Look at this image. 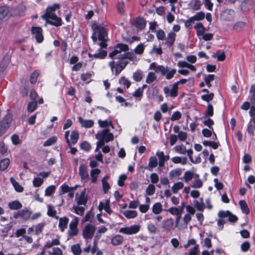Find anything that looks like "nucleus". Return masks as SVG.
<instances>
[{
  "mask_svg": "<svg viewBox=\"0 0 255 255\" xmlns=\"http://www.w3.org/2000/svg\"><path fill=\"white\" fill-rule=\"evenodd\" d=\"M91 38L94 43H96L97 40L100 42L98 44L100 46L99 51L97 53L92 54L89 53V57H94L96 59H103L106 56L107 52L102 49L106 48L107 46L106 42L107 41V31L106 29L101 25H97L93 30Z\"/></svg>",
  "mask_w": 255,
  "mask_h": 255,
  "instance_id": "nucleus-1",
  "label": "nucleus"
},
{
  "mask_svg": "<svg viewBox=\"0 0 255 255\" xmlns=\"http://www.w3.org/2000/svg\"><path fill=\"white\" fill-rule=\"evenodd\" d=\"M41 17L46 20V23L56 26L62 25L61 19L58 17L54 12V9L52 7H47L45 13Z\"/></svg>",
  "mask_w": 255,
  "mask_h": 255,
  "instance_id": "nucleus-2",
  "label": "nucleus"
},
{
  "mask_svg": "<svg viewBox=\"0 0 255 255\" xmlns=\"http://www.w3.org/2000/svg\"><path fill=\"white\" fill-rule=\"evenodd\" d=\"M128 64V62L123 60V59H119V60L116 63L115 61H112L109 64L111 70L113 72L115 70V75H119L122 71L126 67Z\"/></svg>",
  "mask_w": 255,
  "mask_h": 255,
  "instance_id": "nucleus-3",
  "label": "nucleus"
},
{
  "mask_svg": "<svg viewBox=\"0 0 255 255\" xmlns=\"http://www.w3.org/2000/svg\"><path fill=\"white\" fill-rule=\"evenodd\" d=\"M95 136L97 139H103L106 142H108L114 139V135L110 132L109 128H105L99 131Z\"/></svg>",
  "mask_w": 255,
  "mask_h": 255,
  "instance_id": "nucleus-4",
  "label": "nucleus"
},
{
  "mask_svg": "<svg viewBox=\"0 0 255 255\" xmlns=\"http://www.w3.org/2000/svg\"><path fill=\"white\" fill-rule=\"evenodd\" d=\"M128 50V45L125 44H119L115 48L114 50L110 53L109 56L114 59H118L120 55H123L121 54L122 51L126 52Z\"/></svg>",
  "mask_w": 255,
  "mask_h": 255,
  "instance_id": "nucleus-5",
  "label": "nucleus"
},
{
  "mask_svg": "<svg viewBox=\"0 0 255 255\" xmlns=\"http://www.w3.org/2000/svg\"><path fill=\"white\" fill-rule=\"evenodd\" d=\"M162 76H165L167 80L172 79L176 72L175 69L171 68L169 67L163 66L158 69Z\"/></svg>",
  "mask_w": 255,
  "mask_h": 255,
  "instance_id": "nucleus-6",
  "label": "nucleus"
},
{
  "mask_svg": "<svg viewBox=\"0 0 255 255\" xmlns=\"http://www.w3.org/2000/svg\"><path fill=\"white\" fill-rule=\"evenodd\" d=\"M31 215V212L29 209L25 208L14 212L13 216L15 219L21 218L23 220L26 221L29 219Z\"/></svg>",
  "mask_w": 255,
  "mask_h": 255,
  "instance_id": "nucleus-7",
  "label": "nucleus"
},
{
  "mask_svg": "<svg viewBox=\"0 0 255 255\" xmlns=\"http://www.w3.org/2000/svg\"><path fill=\"white\" fill-rule=\"evenodd\" d=\"M140 226L138 225H134L129 227H126L120 229L119 232L128 235L135 234L138 233Z\"/></svg>",
  "mask_w": 255,
  "mask_h": 255,
  "instance_id": "nucleus-8",
  "label": "nucleus"
},
{
  "mask_svg": "<svg viewBox=\"0 0 255 255\" xmlns=\"http://www.w3.org/2000/svg\"><path fill=\"white\" fill-rule=\"evenodd\" d=\"M95 227L91 224L86 225L82 231L83 237L85 239H91L95 233Z\"/></svg>",
  "mask_w": 255,
  "mask_h": 255,
  "instance_id": "nucleus-9",
  "label": "nucleus"
},
{
  "mask_svg": "<svg viewBox=\"0 0 255 255\" xmlns=\"http://www.w3.org/2000/svg\"><path fill=\"white\" fill-rule=\"evenodd\" d=\"M79 222V218L77 217H74V219L71 221L69 224V230H68V235L71 237L75 236L78 234L77 226Z\"/></svg>",
  "mask_w": 255,
  "mask_h": 255,
  "instance_id": "nucleus-10",
  "label": "nucleus"
},
{
  "mask_svg": "<svg viewBox=\"0 0 255 255\" xmlns=\"http://www.w3.org/2000/svg\"><path fill=\"white\" fill-rule=\"evenodd\" d=\"M196 30L197 36L200 38L204 40H207V34L205 33V28L201 22H198L194 26Z\"/></svg>",
  "mask_w": 255,
  "mask_h": 255,
  "instance_id": "nucleus-11",
  "label": "nucleus"
},
{
  "mask_svg": "<svg viewBox=\"0 0 255 255\" xmlns=\"http://www.w3.org/2000/svg\"><path fill=\"white\" fill-rule=\"evenodd\" d=\"M79 174L82 182H86L89 180V175L86 165L83 164L80 165Z\"/></svg>",
  "mask_w": 255,
  "mask_h": 255,
  "instance_id": "nucleus-12",
  "label": "nucleus"
},
{
  "mask_svg": "<svg viewBox=\"0 0 255 255\" xmlns=\"http://www.w3.org/2000/svg\"><path fill=\"white\" fill-rule=\"evenodd\" d=\"M218 216L221 218H228V221L233 223L238 220L237 217L229 211H220L218 212Z\"/></svg>",
  "mask_w": 255,
  "mask_h": 255,
  "instance_id": "nucleus-13",
  "label": "nucleus"
},
{
  "mask_svg": "<svg viewBox=\"0 0 255 255\" xmlns=\"http://www.w3.org/2000/svg\"><path fill=\"white\" fill-rule=\"evenodd\" d=\"M31 32L34 36L36 41L38 43H41L43 40V36L42 34V29L40 27L36 26L31 28Z\"/></svg>",
  "mask_w": 255,
  "mask_h": 255,
  "instance_id": "nucleus-14",
  "label": "nucleus"
},
{
  "mask_svg": "<svg viewBox=\"0 0 255 255\" xmlns=\"http://www.w3.org/2000/svg\"><path fill=\"white\" fill-rule=\"evenodd\" d=\"M176 34L174 32H170L168 33L167 36L164 39L165 44L168 47L172 46L175 41L176 38Z\"/></svg>",
  "mask_w": 255,
  "mask_h": 255,
  "instance_id": "nucleus-15",
  "label": "nucleus"
},
{
  "mask_svg": "<svg viewBox=\"0 0 255 255\" xmlns=\"http://www.w3.org/2000/svg\"><path fill=\"white\" fill-rule=\"evenodd\" d=\"M174 224L172 219H167L162 222V228L165 231H170L174 229Z\"/></svg>",
  "mask_w": 255,
  "mask_h": 255,
  "instance_id": "nucleus-16",
  "label": "nucleus"
},
{
  "mask_svg": "<svg viewBox=\"0 0 255 255\" xmlns=\"http://www.w3.org/2000/svg\"><path fill=\"white\" fill-rule=\"evenodd\" d=\"M98 208L100 210H105L109 214H111L113 212L110 208V201L109 199H107L105 202H100Z\"/></svg>",
  "mask_w": 255,
  "mask_h": 255,
  "instance_id": "nucleus-17",
  "label": "nucleus"
},
{
  "mask_svg": "<svg viewBox=\"0 0 255 255\" xmlns=\"http://www.w3.org/2000/svg\"><path fill=\"white\" fill-rule=\"evenodd\" d=\"M78 119L82 127L88 128L93 127L94 125V122L92 120H85L81 117H78Z\"/></svg>",
  "mask_w": 255,
  "mask_h": 255,
  "instance_id": "nucleus-18",
  "label": "nucleus"
},
{
  "mask_svg": "<svg viewBox=\"0 0 255 255\" xmlns=\"http://www.w3.org/2000/svg\"><path fill=\"white\" fill-rule=\"evenodd\" d=\"M118 58L120 59H128L133 63L138 61V59L135 54L130 52L124 53L123 55H120Z\"/></svg>",
  "mask_w": 255,
  "mask_h": 255,
  "instance_id": "nucleus-19",
  "label": "nucleus"
},
{
  "mask_svg": "<svg viewBox=\"0 0 255 255\" xmlns=\"http://www.w3.org/2000/svg\"><path fill=\"white\" fill-rule=\"evenodd\" d=\"M79 137V134L77 131L72 130L70 134V139H69V142L67 143L69 147L72 146V145L76 144Z\"/></svg>",
  "mask_w": 255,
  "mask_h": 255,
  "instance_id": "nucleus-20",
  "label": "nucleus"
},
{
  "mask_svg": "<svg viewBox=\"0 0 255 255\" xmlns=\"http://www.w3.org/2000/svg\"><path fill=\"white\" fill-rule=\"evenodd\" d=\"M101 173V170L99 168L92 169L90 172V179L92 183L97 182L98 176Z\"/></svg>",
  "mask_w": 255,
  "mask_h": 255,
  "instance_id": "nucleus-21",
  "label": "nucleus"
},
{
  "mask_svg": "<svg viewBox=\"0 0 255 255\" xmlns=\"http://www.w3.org/2000/svg\"><path fill=\"white\" fill-rule=\"evenodd\" d=\"M58 219H59L58 226L60 228V231L63 232L67 228L69 219L67 217H64L59 218Z\"/></svg>",
  "mask_w": 255,
  "mask_h": 255,
  "instance_id": "nucleus-22",
  "label": "nucleus"
},
{
  "mask_svg": "<svg viewBox=\"0 0 255 255\" xmlns=\"http://www.w3.org/2000/svg\"><path fill=\"white\" fill-rule=\"evenodd\" d=\"M12 120V116L11 114H7L4 117L0 124L5 127H7V129H8Z\"/></svg>",
  "mask_w": 255,
  "mask_h": 255,
  "instance_id": "nucleus-23",
  "label": "nucleus"
},
{
  "mask_svg": "<svg viewBox=\"0 0 255 255\" xmlns=\"http://www.w3.org/2000/svg\"><path fill=\"white\" fill-rule=\"evenodd\" d=\"M47 215L49 217H53L56 219H58L59 218V217L56 216L57 211L55 209L54 207L50 204H48L47 205Z\"/></svg>",
  "mask_w": 255,
  "mask_h": 255,
  "instance_id": "nucleus-24",
  "label": "nucleus"
},
{
  "mask_svg": "<svg viewBox=\"0 0 255 255\" xmlns=\"http://www.w3.org/2000/svg\"><path fill=\"white\" fill-rule=\"evenodd\" d=\"M85 194V190L81 193L80 196L77 200V203L78 205H86L87 201V198Z\"/></svg>",
  "mask_w": 255,
  "mask_h": 255,
  "instance_id": "nucleus-25",
  "label": "nucleus"
},
{
  "mask_svg": "<svg viewBox=\"0 0 255 255\" xmlns=\"http://www.w3.org/2000/svg\"><path fill=\"white\" fill-rule=\"evenodd\" d=\"M123 241V237L121 235H117L112 238L111 243L113 246H118L121 245Z\"/></svg>",
  "mask_w": 255,
  "mask_h": 255,
  "instance_id": "nucleus-26",
  "label": "nucleus"
},
{
  "mask_svg": "<svg viewBox=\"0 0 255 255\" xmlns=\"http://www.w3.org/2000/svg\"><path fill=\"white\" fill-rule=\"evenodd\" d=\"M151 209L152 212L154 214L159 215L163 210L162 205L160 202H156L153 204Z\"/></svg>",
  "mask_w": 255,
  "mask_h": 255,
  "instance_id": "nucleus-27",
  "label": "nucleus"
},
{
  "mask_svg": "<svg viewBox=\"0 0 255 255\" xmlns=\"http://www.w3.org/2000/svg\"><path fill=\"white\" fill-rule=\"evenodd\" d=\"M98 124L101 128H108L109 127H111L112 128H114L112 123L110 120H106L104 121L99 120L98 121Z\"/></svg>",
  "mask_w": 255,
  "mask_h": 255,
  "instance_id": "nucleus-28",
  "label": "nucleus"
},
{
  "mask_svg": "<svg viewBox=\"0 0 255 255\" xmlns=\"http://www.w3.org/2000/svg\"><path fill=\"white\" fill-rule=\"evenodd\" d=\"M196 175L190 171H186L184 174L183 179L185 182L188 183L193 179Z\"/></svg>",
  "mask_w": 255,
  "mask_h": 255,
  "instance_id": "nucleus-29",
  "label": "nucleus"
},
{
  "mask_svg": "<svg viewBox=\"0 0 255 255\" xmlns=\"http://www.w3.org/2000/svg\"><path fill=\"white\" fill-rule=\"evenodd\" d=\"M134 25L138 29H142L145 26V21L142 18H137L134 22Z\"/></svg>",
  "mask_w": 255,
  "mask_h": 255,
  "instance_id": "nucleus-30",
  "label": "nucleus"
},
{
  "mask_svg": "<svg viewBox=\"0 0 255 255\" xmlns=\"http://www.w3.org/2000/svg\"><path fill=\"white\" fill-rule=\"evenodd\" d=\"M9 180L16 191L18 192H22L23 191V188L14 179L13 177H10Z\"/></svg>",
  "mask_w": 255,
  "mask_h": 255,
  "instance_id": "nucleus-31",
  "label": "nucleus"
},
{
  "mask_svg": "<svg viewBox=\"0 0 255 255\" xmlns=\"http://www.w3.org/2000/svg\"><path fill=\"white\" fill-rule=\"evenodd\" d=\"M122 213L128 219H133L137 216V213L135 210H126Z\"/></svg>",
  "mask_w": 255,
  "mask_h": 255,
  "instance_id": "nucleus-32",
  "label": "nucleus"
},
{
  "mask_svg": "<svg viewBox=\"0 0 255 255\" xmlns=\"http://www.w3.org/2000/svg\"><path fill=\"white\" fill-rule=\"evenodd\" d=\"M158 164L157 159L155 156H151L150 157L148 163V166L147 167V169L151 171L153 168L155 167Z\"/></svg>",
  "mask_w": 255,
  "mask_h": 255,
  "instance_id": "nucleus-33",
  "label": "nucleus"
},
{
  "mask_svg": "<svg viewBox=\"0 0 255 255\" xmlns=\"http://www.w3.org/2000/svg\"><path fill=\"white\" fill-rule=\"evenodd\" d=\"M8 206L11 210H18L20 209L22 206L21 203L18 200L9 202Z\"/></svg>",
  "mask_w": 255,
  "mask_h": 255,
  "instance_id": "nucleus-34",
  "label": "nucleus"
},
{
  "mask_svg": "<svg viewBox=\"0 0 255 255\" xmlns=\"http://www.w3.org/2000/svg\"><path fill=\"white\" fill-rule=\"evenodd\" d=\"M60 237L57 236V238L54 240H53L51 242H47L45 245L44 247L50 249L54 246H58L60 245Z\"/></svg>",
  "mask_w": 255,
  "mask_h": 255,
  "instance_id": "nucleus-35",
  "label": "nucleus"
},
{
  "mask_svg": "<svg viewBox=\"0 0 255 255\" xmlns=\"http://www.w3.org/2000/svg\"><path fill=\"white\" fill-rule=\"evenodd\" d=\"M212 57L217 58L218 61H223L225 60L226 56L224 52L218 51L212 55Z\"/></svg>",
  "mask_w": 255,
  "mask_h": 255,
  "instance_id": "nucleus-36",
  "label": "nucleus"
},
{
  "mask_svg": "<svg viewBox=\"0 0 255 255\" xmlns=\"http://www.w3.org/2000/svg\"><path fill=\"white\" fill-rule=\"evenodd\" d=\"M239 205L243 213L248 214L250 212V210L248 208V205L245 200H241L239 202Z\"/></svg>",
  "mask_w": 255,
  "mask_h": 255,
  "instance_id": "nucleus-37",
  "label": "nucleus"
},
{
  "mask_svg": "<svg viewBox=\"0 0 255 255\" xmlns=\"http://www.w3.org/2000/svg\"><path fill=\"white\" fill-rule=\"evenodd\" d=\"M184 184L182 182H178L173 184L172 187V191L174 194H177L178 191L183 188Z\"/></svg>",
  "mask_w": 255,
  "mask_h": 255,
  "instance_id": "nucleus-38",
  "label": "nucleus"
},
{
  "mask_svg": "<svg viewBox=\"0 0 255 255\" xmlns=\"http://www.w3.org/2000/svg\"><path fill=\"white\" fill-rule=\"evenodd\" d=\"M156 154L159 158L158 164L159 167H163L164 165V162L165 161V155L164 154V152L163 151H158L156 152Z\"/></svg>",
  "mask_w": 255,
  "mask_h": 255,
  "instance_id": "nucleus-39",
  "label": "nucleus"
},
{
  "mask_svg": "<svg viewBox=\"0 0 255 255\" xmlns=\"http://www.w3.org/2000/svg\"><path fill=\"white\" fill-rule=\"evenodd\" d=\"M10 163V160L8 158H4L0 160V171L6 169Z\"/></svg>",
  "mask_w": 255,
  "mask_h": 255,
  "instance_id": "nucleus-40",
  "label": "nucleus"
},
{
  "mask_svg": "<svg viewBox=\"0 0 255 255\" xmlns=\"http://www.w3.org/2000/svg\"><path fill=\"white\" fill-rule=\"evenodd\" d=\"M203 183L202 181L199 178L198 175H196L193 179V184L192 187L195 188H199L202 186Z\"/></svg>",
  "mask_w": 255,
  "mask_h": 255,
  "instance_id": "nucleus-41",
  "label": "nucleus"
},
{
  "mask_svg": "<svg viewBox=\"0 0 255 255\" xmlns=\"http://www.w3.org/2000/svg\"><path fill=\"white\" fill-rule=\"evenodd\" d=\"M71 249L74 255H80L82 253L81 248L78 244L72 246Z\"/></svg>",
  "mask_w": 255,
  "mask_h": 255,
  "instance_id": "nucleus-42",
  "label": "nucleus"
},
{
  "mask_svg": "<svg viewBox=\"0 0 255 255\" xmlns=\"http://www.w3.org/2000/svg\"><path fill=\"white\" fill-rule=\"evenodd\" d=\"M8 13V8L7 6H1L0 7V19L4 18Z\"/></svg>",
  "mask_w": 255,
  "mask_h": 255,
  "instance_id": "nucleus-43",
  "label": "nucleus"
},
{
  "mask_svg": "<svg viewBox=\"0 0 255 255\" xmlns=\"http://www.w3.org/2000/svg\"><path fill=\"white\" fill-rule=\"evenodd\" d=\"M10 62L9 58L7 57H4L1 62L0 63V71H3L6 68V67L8 65Z\"/></svg>",
  "mask_w": 255,
  "mask_h": 255,
  "instance_id": "nucleus-44",
  "label": "nucleus"
},
{
  "mask_svg": "<svg viewBox=\"0 0 255 255\" xmlns=\"http://www.w3.org/2000/svg\"><path fill=\"white\" fill-rule=\"evenodd\" d=\"M194 205L198 210H203L205 206L202 198L200 199V201L195 200L194 201Z\"/></svg>",
  "mask_w": 255,
  "mask_h": 255,
  "instance_id": "nucleus-45",
  "label": "nucleus"
},
{
  "mask_svg": "<svg viewBox=\"0 0 255 255\" xmlns=\"http://www.w3.org/2000/svg\"><path fill=\"white\" fill-rule=\"evenodd\" d=\"M147 228L148 232L151 234H155L157 232V226L151 222L147 224Z\"/></svg>",
  "mask_w": 255,
  "mask_h": 255,
  "instance_id": "nucleus-46",
  "label": "nucleus"
},
{
  "mask_svg": "<svg viewBox=\"0 0 255 255\" xmlns=\"http://www.w3.org/2000/svg\"><path fill=\"white\" fill-rule=\"evenodd\" d=\"M156 79V76L155 75V74L153 72H149L147 74L146 79V82L147 84H150L152 82H154Z\"/></svg>",
  "mask_w": 255,
  "mask_h": 255,
  "instance_id": "nucleus-47",
  "label": "nucleus"
},
{
  "mask_svg": "<svg viewBox=\"0 0 255 255\" xmlns=\"http://www.w3.org/2000/svg\"><path fill=\"white\" fill-rule=\"evenodd\" d=\"M174 150L179 154H184L186 153V149L184 145H177L174 147Z\"/></svg>",
  "mask_w": 255,
  "mask_h": 255,
  "instance_id": "nucleus-48",
  "label": "nucleus"
},
{
  "mask_svg": "<svg viewBox=\"0 0 255 255\" xmlns=\"http://www.w3.org/2000/svg\"><path fill=\"white\" fill-rule=\"evenodd\" d=\"M37 102L36 101H33L28 104L27 111L29 113L33 112L37 108Z\"/></svg>",
  "mask_w": 255,
  "mask_h": 255,
  "instance_id": "nucleus-49",
  "label": "nucleus"
},
{
  "mask_svg": "<svg viewBox=\"0 0 255 255\" xmlns=\"http://www.w3.org/2000/svg\"><path fill=\"white\" fill-rule=\"evenodd\" d=\"M56 190V186L55 185H50L46 188L45 190V196H50L53 193H54Z\"/></svg>",
  "mask_w": 255,
  "mask_h": 255,
  "instance_id": "nucleus-50",
  "label": "nucleus"
},
{
  "mask_svg": "<svg viewBox=\"0 0 255 255\" xmlns=\"http://www.w3.org/2000/svg\"><path fill=\"white\" fill-rule=\"evenodd\" d=\"M182 173L181 169L177 168L172 170L170 171L169 174L170 178H175L180 176Z\"/></svg>",
  "mask_w": 255,
  "mask_h": 255,
  "instance_id": "nucleus-51",
  "label": "nucleus"
},
{
  "mask_svg": "<svg viewBox=\"0 0 255 255\" xmlns=\"http://www.w3.org/2000/svg\"><path fill=\"white\" fill-rule=\"evenodd\" d=\"M73 209L74 210V212L76 214L80 216L83 215L85 210V207L83 206H74L73 207Z\"/></svg>",
  "mask_w": 255,
  "mask_h": 255,
  "instance_id": "nucleus-52",
  "label": "nucleus"
},
{
  "mask_svg": "<svg viewBox=\"0 0 255 255\" xmlns=\"http://www.w3.org/2000/svg\"><path fill=\"white\" fill-rule=\"evenodd\" d=\"M39 75V72L37 70L34 71L30 75V82L31 84H35L37 80Z\"/></svg>",
  "mask_w": 255,
  "mask_h": 255,
  "instance_id": "nucleus-53",
  "label": "nucleus"
},
{
  "mask_svg": "<svg viewBox=\"0 0 255 255\" xmlns=\"http://www.w3.org/2000/svg\"><path fill=\"white\" fill-rule=\"evenodd\" d=\"M155 186L152 184H149L145 190L146 194L149 196L153 195L155 193Z\"/></svg>",
  "mask_w": 255,
  "mask_h": 255,
  "instance_id": "nucleus-54",
  "label": "nucleus"
},
{
  "mask_svg": "<svg viewBox=\"0 0 255 255\" xmlns=\"http://www.w3.org/2000/svg\"><path fill=\"white\" fill-rule=\"evenodd\" d=\"M178 86L174 83L172 85V89L170 90V96L171 97H176L178 95Z\"/></svg>",
  "mask_w": 255,
  "mask_h": 255,
  "instance_id": "nucleus-55",
  "label": "nucleus"
},
{
  "mask_svg": "<svg viewBox=\"0 0 255 255\" xmlns=\"http://www.w3.org/2000/svg\"><path fill=\"white\" fill-rule=\"evenodd\" d=\"M32 183L34 187H39L43 184V180L38 176L34 178Z\"/></svg>",
  "mask_w": 255,
  "mask_h": 255,
  "instance_id": "nucleus-56",
  "label": "nucleus"
},
{
  "mask_svg": "<svg viewBox=\"0 0 255 255\" xmlns=\"http://www.w3.org/2000/svg\"><path fill=\"white\" fill-rule=\"evenodd\" d=\"M171 214L173 215H180L182 214L181 210L177 207H171L167 210Z\"/></svg>",
  "mask_w": 255,
  "mask_h": 255,
  "instance_id": "nucleus-57",
  "label": "nucleus"
},
{
  "mask_svg": "<svg viewBox=\"0 0 255 255\" xmlns=\"http://www.w3.org/2000/svg\"><path fill=\"white\" fill-rule=\"evenodd\" d=\"M144 50V46L143 43L138 44L134 49V52L136 54L141 55L143 53Z\"/></svg>",
  "mask_w": 255,
  "mask_h": 255,
  "instance_id": "nucleus-58",
  "label": "nucleus"
},
{
  "mask_svg": "<svg viewBox=\"0 0 255 255\" xmlns=\"http://www.w3.org/2000/svg\"><path fill=\"white\" fill-rule=\"evenodd\" d=\"M106 177H104L102 180L103 191L105 194L107 193L109 190L110 189V186L106 180Z\"/></svg>",
  "mask_w": 255,
  "mask_h": 255,
  "instance_id": "nucleus-59",
  "label": "nucleus"
},
{
  "mask_svg": "<svg viewBox=\"0 0 255 255\" xmlns=\"http://www.w3.org/2000/svg\"><path fill=\"white\" fill-rule=\"evenodd\" d=\"M92 76V74L91 73H83L81 75V78L82 81L86 82V83H89L91 81Z\"/></svg>",
  "mask_w": 255,
  "mask_h": 255,
  "instance_id": "nucleus-60",
  "label": "nucleus"
},
{
  "mask_svg": "<svg viewBox=\"0 0 255 255\" xmlns=\"http://www.w3.org/2000/svg\"><path fill=\"white\" fill-rule=\"evenodd\" d=\"M49 255H63L62 251L58 247L53 248L51 252H49Z\"/></svg>",
  "mask_w": 255,
  "mask_h": 255,
  "instance_id": "nucleus-61",
  "label": "nucleus"
},
{
  "mask_svg": "<svg viewBox=\"0 0 255 255\" xmlns=\"http://www.w3.org/2000/svg\"><path fill=\"white\" fill-rule=\"evenodd\" d=\"M199 254V245L196 244L193 248L190 250L189 253L187 255H198Z\"/></svg>",
  "mask_w": 255,
  "mask_h": 255,
  "instance_id": "nucleus-62",
  "label": "nucleus"
},
{
  "mask_svg": "<svg viewBox=\"0 0 255 255\" xmlns=\"http://www.w3.org/2000/svg\"><path fill=\"white\" fill-rule=\"evenodd\" d=\"M156 35L157 38L159 40H164L165 38V36H166L165 33L162 29L158 30L156 31Z\"/></svg>",
  "mask_w": 255,
  "mask_h": 255,
  "instance_id": "nucleus-63",
  "label": "nucleus"
},
{
  "mask_svg": "<svg viewBox=\"0 0 255 255\" xmlns=\"http://www.w3.org/2000/svg\"><path fill=\"white\" fill-rule=\"evenodd\" d=\"M250 93H252L251 98V104L255 105V84L251 86L250 89Z\"/></svg>",
  "mask_w": 255,
  "mask_h": 255,
  "instance_id": "nucleus-64",
  "label": "nucleus"
}]
</instances>
